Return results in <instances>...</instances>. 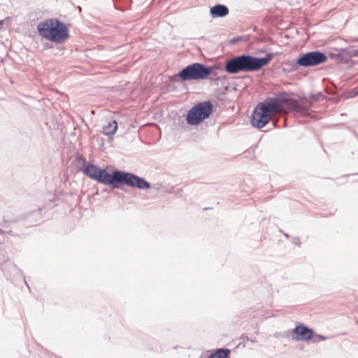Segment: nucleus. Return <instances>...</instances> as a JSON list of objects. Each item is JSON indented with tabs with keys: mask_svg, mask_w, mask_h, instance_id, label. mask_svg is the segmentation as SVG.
<instances>
[{
	"mask_svg": "<svg viewBox=\"0 0 358 358\" xmlns=\"http://www.w3.org/2000/svg\"><path fill=\"white\" fill-rule=\"evenodd\" d=\"M273 57L272 53H267L264 57L241 55L227 60L224 69L227 73L231 74L239 72H255L266 66Z\"/></svg>",
	"mask_w": 358,
	"mask_h": 358,
	"instance_id": "obj_1",
	"label": "nucleus"
},
{
	"mask_svg": "<svg viewBox=\"0 0 358 358\" xmlns=\"http://www.w3.org/2000/svg\"><path fill=\"white\" fill-rule=\"evenodd\" d=\"M287 100L285 98H268L259 103L255 108L251 124L253 127L261 129L264 127L276 113L282 112Z\"/></svg>",
	"mask_w": 358,
	"mask_h": 358,
	"instance_id": "obj_2",
	"label": "nucleus"
},
{
	"mask_svg": "<svg viewBox=\"0 0 358 358\" xmlns=\"http://www.w3.org/2000/svg\"><path fill=\"white\" fill-rule=\"evenodd\" d=\"M38 34L55 43H62L69 38V30L66 24L57 18L41 21L37 26Z\"/></svg>",
	"mask_w": 358,
	"mask_h": 358,
	"instance_id": "obj_3",
	"label": "nucleus"
},
{
	"mask_svg": "<svg viewBox=\"0 0 358 358\" xmlns=\"http://www.w3.org/2000/svg\"><path fill=\"white\" fill-rule=\"evenodd\" d=\"M217 69L215 65L206 66L196 62L183 68L178 73L171 77V80L178 81V78L182 81L205 80L210 75L215 76Z\"/></svg>",
	"mask_w": 358,
	"mask_h": 358,
	"instance_id": "obj_4",
	"label": "nucleus"
},
{
	"mask_svg": "<svg viewBox=\"0 0 358 358\" xmlns=\"http://www.w3.org/2000/svg\"><path fill=\"white\" fill-rule=\"evenodd\" d=\"M213 108V106L209 101L194 105L187 113V124L192 126L198 125L210 115Z\"/></svg>",
	"mask_w": 358,
	"mask_h": 358,
	"instance_id": "obj_5",
	"label": "nucleus"
},
{
	"mask_svg": "<svg viewBox=\"0 0 358 358\" xmlns=\"http://www.w3.org/2000/svg\"><path fill=\"white\" fill-rule=\"evenodd\" d=\"M327 59L324 52L318 50L310 51L299 55V64L303 68L312 67L326 62Z\"/></svg>",
	"mask_w": 358,
	"mask_h": 358,
	"instance_id": "obj_6",
	"label": "nucleus"
},
{
	"mask_svg": "<svg viewBox=\"0 0 358 358\" xmlns=\"http://www.w3.org/2000/svg\"><path fill=\"white\" fill-rule=\"evenodd\" d=\"M122 173L121 171H115L110 174L106 169H102L97 182L118 189L122 186Z\"/></svg>",
	"mask_w": 358,
	"mask_h": 358,
	"instance_id": "obj_7",
	"label": "nucleus"
},
{
	"mask_svg": "<svg viewBox=\"0 0 358 358\" xmlns=\"http://www.w3.org/2000/svg\"><path fill=\"white\" fill-rule=\"evenodd\" d=\"M127 185L131 187L138 188L139 189H148L150 188V184L143 178L136 174L124 172L122 173V185Z\"/></svg>",
	"mask_w": 358,
	"mask_h": 358,
	"instance_id": "obj_8",
	"label": "nucleus"
},
{
	"mask_svg": "<svg viewBox=\"0 0 358 358\" xmlns=\"http://www.w3.org/2000/svg\"><path fill=\"white\" fill-rule=\"evenodd\" d=\"M315 336V331L313 329L303 325L300 324L296 326L292 330L291 337L294 341H309Z\"/></svg>",
	"mask_w": 358,
	"mask_h": 358,
	"instance_id": "obj_9",
	"label": "nucleus"
},
{
	"mask_svg": "<svg viewBox=\"0 0 358 358\" xmlns=\"http://www.w3.org/2000/svg\"><path fill=\"white\" fill-rule=\"evenodd\" d=\"M285 99L287 101L284 105V109L282 111H285V109H289L295 113H301L305 116H308L310 115V110L308 107L299 104L296 101H291L287 99Z\"/></svg>",
	"mask_w": 358,
	"mask_h": 358,
	"instance_id": "obj_10",
	"label": "nucleus"
},
{
	"mask_svg": "<svg viewBox=\"0 0 358 358\" xmlns=\"http://www.w3.org/2000/svg\"><path fill=\"white\" fill-rule=\"evenodd\" d=\"M210 14L213 18L223 17L229 14V9L225 5L217 4L210 8Z\"/></svg>",
	"mask_w": 358,
	"mask_h": 358,
	"instance_id": "obj_11",
	"label": "nucleus"
},
{
	"mask_svg": "<svg viewBox=\"0 0 358 358\" xmlns=\"http://www.w3.org/2000/svg\"><path fill=\"white\" fill-rule=\"evenodd\" d=\"M102 169L94 164H88L84 169V173L90 178L98 180Z\"/></svg>",
	"mask_w": 358,
	"mask_h": 358,
	"instance_id": "obj_12",
	"label": "nucleus"
},
{
	"mask_svg": "<svg viewBox=\"0 0 358 358\" xmlns=\"http://www.w3.org/2000/svg\"><path fill=\"white\" fill-rule=\"evenodd\" d=\"M301 67L299 64V57L294 60H288L284 62V71L287 72H294Z\"/></svg>",
	"mask_w": 358,
	"mask_h": 358,
	"instance_id": "obj_13",
	"label": "nucleus"
},
{
	"mask_svg": "<svg viewBox=\"0 0 358 358\" xmlns=\"http://www.w3.org/2000/svg\"><path fill=\"white\" fill-rule=\"evenodd\" d=\"M2 271L6 275L11 277L12 275H16L19 272V269L12 262H7L2 266Z\"/></svg>",
	"mask_w": 358,
	"mask_h": 358,
	"instance_id": "obj_14",
	"label": "nucleus"
},
{
	"mask_svg": "<svg viewBox=\"0 0 358 358\" xmlns=\"http://www.w3.org/2000/svg\"><path fill=\"white\" fill-rule=\"evenodd\" d=\"M117 129V123L115 120H113L108 123L107 125L103 127V134L106 136L113 135Z\"/></svg>",
	"mask_w": 358,
	"mask_h": 358,
	"instance_id": "obj_15",
	"label": "nucleus"
},
{
	"mask_svg": "<svg viewBox=\"0 0 358 358\" xmlns=\"http://www.w3.org/2000/svg\"><path fill=\"white\" fill-rule=\"evenodd\" d=\"M340 56H345V60H350L352 57H358V49L352 47L341 50Z\"/></svg>",
	"mask_w": 358,
	"mask_h": 358,
	"instance_id": "obj_16",
	"label": "nucleus"
},
{
	"mask_svg": "<svg viewBox=\"0 0 358 358\" xmlns=\"http://www.w3.org/2000/svg\"><path fill=\"white\" fill-rule=\"evenodd\" d=\"M230 350L227 348H220L215 352L209 356V358H229Z\"/></svg>",
	"mask_w": 358,
	"mask_h": 358,
	"instance_id": "obj_17",
	"label": "nucleus"
},
{
	"mask_svg": "<svg viewBox=\"0 0 358 358\" xmlns=\"http://www.w3.org/2000/svg\"><path fill=\"white\" fill-rule=\"evenodd\" d=\"M312 338L313 339V343H319L321 341H326L327 339V337L315 333V336Z\"/></svg>",
	"mask_w": 358,
	"mask_h": 358,
	"instance_id": "obj_18",
	"label": "nucleus"
},
{
	"mask_svg": "<svg viewBox=\"0 0 358 358\" xmlns=\"http://www.w3.org/2000/svg\"><path fill=\"white\" fill-rule=\"evenodd\" d=\"M341 52L336 55L337 59L342 63H347L350 60H345V56H340Z\"/></svg>",
	"mask_w": 358,
	"mask_h": 358,
	"instance_id": "obj_19",
	"label": "nucleus"
},
{
	"mask_svg": "<svg viewBox=\"0 0 358 358\" xmlns=\"http://www.w3.org/2000/svg\"><path fill=\"white\" fill-rule=\"evenodd\" d=\"M293 243L295 244V245H300L301 243H300L299 238H294V240H293Z\"/></svg>",
	"mask_w": 358,
	"mask_h": 358,
	"instance_id": "obj_20",
	"label": "nucleus"
},
{
	"mask_svg": "<svg viewBox=\"0 0 358 358\" xmlns=\"http://www.w3.org/2000/svg\"><path fill=\"white\" fill-rule=\"evenodd\" d=\"M241 339H242L243 341H250V338H249L248 336L242 335V336H241Z\"/></svg>",
	"mask_w": 358,
	"mask_h": 358,
	"instance_id": "obj_21",
	"label": "nucleus"
},
{
	"mask_svg": "<svg viewBox=\"0 0 358 358\" xmlns=\"http://www.w3.org/2000/svg\"><path fill=\"white\" fill-rule=\"evenodd\" d=\"M317 100H318V98H316V97H314V96H312V97H311V101H317Z\"/></svg>",
	"mask_w": 358,
	"mask_h": 358,
	"instance_id": "obj_22",
	"label": "nucleus"
},
{
	"mask_svg": "<svg viewBox=\"0 0 358 358\" xmlns=\"http://www.w3.org/2000/svg\"><path fill=\"white\" fill-rule=\"evenodd\" d=\"M351 42H357L358 41V38H352V40H350Z\"/></svg>",
	"mask_w": 358,
	"mask_h": 358,
	"instance_id": "obj_23",
	"label": "nucleus"
},
{
	"mask_svg": "<svg viewBox=\"0 0 358 358\" xmlns=\"http://www.w3.org/2000/svg\"><path fill=\"white\" fill-rule=\"evenodd\" d=\"M250 341L251 343H255L257 341H256V339H250Z\"/></svg>",
	"mask_w": 358,
	"mask_h": 358,
	"instance_id": "obj_24",
	"label": "nucleus"
},
{
	"mask_svg": "<svg viewBox=\"0 0 358 358\" xmlns=\"http://www.w3.org/2000/svg\"><path fill=\"white\" fill-rule=\"evenodd\" d=\"M275 124H276V121H275H275H273V126H275Z\"/></svg>",
	"mask_w": 358,
	"mask_h": 358,
	"instance_id": "obj_25",
	"label": "nucleus"
},
{
	"mask_svg": "<svg viewBox=\"0 0 358 358\" xmlns=\"http://www.w3.org/2000/svg\"><path fill=\"white\" fill-rule=\"evenodd\" d=\"M3 234V231L0 229V234L2 235Z\"/></svg>",
	"mask_w": 358,
	"mask_h": 358,
	"instance_id": "obj_26",
	"label": "nucleus"
},
{
	"mask_svg": "<svg viewBox=\"0 0 358 358\" xmlns=\"http://www.w3.org/2000/svg\"><path fill=\"white\" fill-rule=\"evenodd\" d=\"M322 96V94L321 92L318 94V96Z\"/></svg>",
	"mask_w": 358,
	"mask_h": 358,
	"instance_id": "obj_27",
	"label": "nucleus"
},
{
	"mask_svg": "<svg viewBox=\"0 0 358 358\" xmlns=\"http://www.w3.org/2000/svg\"><path fill=\"white\" fill-rule=\"evenodd\" d=\"M284 235L286 236V237H289L288 234H284Z\"/></svg>",
	"mask_w": 358,
	"mask_h": 358,
	"instance_id": "obj_28",
	"label": "nucleus"
},
{
	"mask_svg": "<svg viewBox=\"0 0 358 358\" xmlns=\"http://www.w3.org/2000/svg\"><path fill=\"white\" fill-rule=\"evenodd\" d=\"M209 358V357H208Z\"/></svg>",
	"mask_w": 358,
	"mask_h": 358,
	"instance_id": "obj_29",
	"label": "nucleus"
}]
</instances>
